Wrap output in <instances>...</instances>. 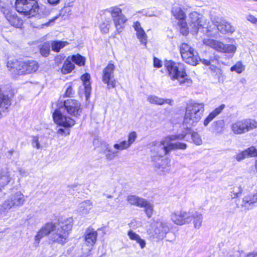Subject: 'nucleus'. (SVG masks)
<instances>
[{"mask_svg": "<svg viewBox=\"0 0 257 257\" xmlns=\"http://www.w3.org/2000/svg\"><path fill=\"white\" fill-rule=\"evenodd\" d=\"M57 134H59V135H63V136H67V135H69V134H70V132L69 130H65V129H63V128H59L58 130H57Z\"/></svg>", "mask_w": 257, "mask_h": 257, "instance_id": "55", "label": "nucleus"}, {"mask_svg": "<svg viewBox=\"0 0 257 257\" xmlns=\"http://www.w3.org/2000/svg\"><path fill=\"white\" fill-rule=\"evenodd\" d=\"M13 172L6 168L0 170V192L12 181H13Z\"/></svg>", "mask_w": 257, "mask_h": 257, "instance_id": "16", "label": "nucleus"}, {"mask_svg": "<svg viewBox=\"0 0 257 257\" xmlns=\"http://www.w3.org/2000/svg\"><path fill=\"white\" fill-rule=\"evenodd\" d=\"M15 8L18 12L24 15L27 18L35 16L40 10L36 0H16Z\"/></svg>", "mask_w": 257, "mask_h": 257, "instance_id": "6", "label": "nucleus"}, {"mask_svg": "<svg viewBox=\"0 0 257 257\" xmlns=\"http://www.w3.org/2000/svg\"><path fill=\"white\" fill-rule=\"evenodd\" d=\"M166 141V145L168 146V151L169 153L173 150H184L187 148V145L185 143L177 142L173 143L175 140H172L170 138L165 137Z\"/></svg>", "mask_w": 257, "mask_h": 257, "instance_id": "21", "label": "nucleus"}, {"mask_svg": "<svg viewBox=\"0 0 257 257\" xmlns=\"http://www.w3.org/2000/svg\"><path fill=\"white\" fill-rule=\"evenodd\" d=\"M225 105L221 104L218 107L215 108L213 111H212L208 116L204 120V125L207 126L209 123L213 120L217 115L220 114L222 110L224 108Z\"/></svg>", "mask_w": 257, "mask_h": 257, "instance_id": "29", "label": "nucleus"}, {"mask_svg": "<svg viewBox=\"0 0 257 257\" xmlns=\"http://www.w3.org/2000/svg\"><path fill=\"white\" fill-rule=\"evenodd\" d=\"M236 50V46L232 45L224 44L223 50L221 52L226 53H234Z\"/></svg>", "mask_w": 257, "mask_h": 257, "instance_id": "44", "label": "nucleus"}, {"mask_svg": "<svg viewBox=\"0 0 257 257\" xmlns=\"http://www.w3.org/2000/svg\"><path fill=\"white\" fill-rule=\"evenodd\" d=\"M127 235L130 239L135 240L139 235L133 230H129L127 232Z\"/></svg>", "mask_w": 257, "mask_h": 257, "instance_id": "52", "label": "nucleus"}, {"mask_svg": "<svg viewBox=\"0 0 257 257\" xmlns=\"http://www.w3.org/2000/svg\"><path fill=\"white\" fill-rule=\"evenodd\" d=\"M133 27L136 32V36L140 42L142 44L146 45L147 43V35L141 27L140 23L138 21L134 22Z\"/></svg>", "mask_w": 257, "mask_h": 257, "instance_id": "19", "label": "nucleus"}, {"mask_svg": "<svg viewBox=\"0 0 257 257\" xmlns=\"http://www.w3.org/2000/svg\"><path fill=\"white\" fill-rule=\"evenodd\" d=\"M186 136V134H180L177 135H169L166 137L170 138L172 140H182Z\"/></svg>", "mask_w": 257, "mask_h": 257, "instance_id": "48", "label": "nucleus"}, {"mask_svg": "<svg viewBox=\"0 0 257 257\" xmlns=\"http://www.w3.org/2000/svg\"><path fill=\"white\" fill-rule=\"evenodd\" d=\"M169 226L166 222H157L155 223L152 235L159 239H163L169 231Z\"/></svg>", "mask_w": 257, "mask_h": 257, "instance_id": "14", "label": "nucleus"}, {"mask_svg": "<svg viewBox=\"0 0 257 257\" xmlns=\"http://www.w3.org/2000/svg\"><path fill=\"white\" fill-rule=\"evenodd\" d=\"M106 11L111 17L116 32L120 33L124 28L123 25L127 21V19L118 6L110 7Z\"/></svg>", "mask_w": 257, "mask_h": 257, "instance_id": "8", "label": "nucleus"}, {"mask_svg": "<svg viewBox=\"0 0 257 257\" xmlns=\"http://www.w3.org/2000/svg\"><path fill=\"white\" fill-rule=\"evenodd\" d=\"M203 43L220 52L223 50L224 44L216 40L209 39H204Z\"/></svg>", "mask_w": 257, "mask_h": 257, "instance_id": "24", "label": "nucleus"}, {"mask_svg": "<svg viewBox=\"0 0 257 257\" xmlns=\"http://www.w3.org/2000/svg\"><path fill=\"white\" fill-rule=\"evenodd\" d=\"M103 150V153L106 159L109 161L114 159L118 154L117 150H112L111 147L107 144L104 145Z\"/></svg>", "mask_w": 257, "mask_h": 257, "instance_id": "30", "label": "nucleus"}, {"mask_svg": "<svg viewBox=\"0 0 257 257\" xmlns=\"http://www.w3.org/2000/svg\"><path fill=\"white\" fill-rule=\"evenodd\" d=\"M166 143L165 138L160 142H152V148L151 149L150 152L153 161L156 162L169 154V151H168V146Z\"/></svg>", "mask_w": 257, "mask_h": 257, "instance_id": "11", "label": "nucleus"}, {"mask_svg": "<svg viewBox=\"0 0 257 257\" xmlns=\"http://www.w3.org/2000/svg\"><path fill=\"white\" fill-rule=\"evenodd\" d=\"M115 66L109 63L104 69L102 74V81L107 84V88H113L115 87V80L114 79L113 71Z\"/></svg>", "mask_w": 257, "mask_h": 257, "instance_id": "13", "label": "nucleus"}, {"mask_svg": "<svg viewBox=\"0 0 257 257\" xmlns=\"http://www.w3.org/2000/svg\"><path fill=\"white\" fill-rule=\"evenodd\" d=\"M256 256H257V252H252L251 253H249L245 256V257H256Z\"/></svg>", "mask_w": 257, "mask_h": 257, "instance_id": "61", "label": "nucleus"}, {"mask_svg": "<svg viewBox=\"0 0 257 257\" xmlns=\"http://www.w3.org/2000/svg\"><path fill=\"white\" fill-rule=\"evenodd\" d=\"M185 19H182V20H178L179 21V25L180 26V27L182 28V29H184L185 32L184 33V34H185L187 33V23L185 21Z\"/></svg>", "mask_w": 257, "mask_h": 257, "instance_id": "53", "label": "nucleus"}, {"mask_svg": "<svg viewBox=\"0 0 257 257\" xmlns=\"http://www.w3.org/2000/svg\"><path fill=\"white\" fill-rule=\"evenodd\" d=\"M164 103H167L171 105H172V103L173 102V101L172 99H164Z\"/></svg>", "mask_w": 257, "mask_h": 257, "instance_id": "62", "label": "nucleus"}, {"mask_svg": "<svg viewBox=\"0 0 257 257\" xmlns=\"http://www.w3.org/2000/svg\"><path fill=\"white\" fill-rule=\"evenodd\" d=\"M145 199L135 195H129L127 198L128 202L132 205L141 207Z\"/></svg>", "mask_w": 257, "mask_h": 257, "instance_id": "34", "label": "nucleus"}, {"mask_svg": "<svg viewBox=\"0 0 257 257\" xmlns=\"http://www.w3.org/2000/svg\"><path fill=\"white\" fill-rule=\"evenodd\" d=\"M147 100L150 103L154 104L162 105L164 104V99L155 95L149 96Z\"/></svg>", "mask_w": 257, "mask_h": 257, "instance_id": "40", "label": "nucleus"}, {"mask_svg": "<svg viewBox=\"0 0 257 257\" xmlns=\"http://www.w3.org/2000/svg\"><path fill=\"white\" fill-rule=\"evenodd\" d=\"M57 106L58 108L55 110L53 114L55 122L65 127L74 125L75 124V120L64 115L62 111L66 110L70 115L78 117L82 112L80 102L75 99H69L64 101H59Z\"/></svg>", "mask_w": 257, "mask_h": 257, "instance_id": "1", "label": "nucleus"}, {"mask_svg": "<svg viewBox=\"0 0 257 257\" xmlns=\"http://www.w3.org/2000/svg\"><path fill=\"white\" fill-rule=\"evenodd\" d=\"M60 0H47L49 4L51 5H56L58 4Z\"/></svg>", "mask_w": 257, "mask_h": 257, "instance_id": "60", "label": "nucleus"}, {"mask_svg": "<svg viewBox=\"0 0 257 257\" xmlns=\"http://www.w3.org/2000/svg\"><path fill=\"white\" fill-rule=\"evenodd\" d=\"M165 66L172 80H177L180 85L187 86L192 84V80L189 78L181 64L168 61L165 63Z\"/></svg>", "mask_w": 257, "mask_h": 257, "instance_id": "2", "label": "nucleus"}, {"mask_svg": "<svg viewBox=\"0 0 257 257\" xmlns=\"http://www.w3.org/2000/svg\"><path fill=\"white\" fill-rule=\"evenodd\" d=\"M180 51L183 60L187 63L196 66L198 64L199 57L195 49L186 43L180 46Z\"/></svg>", "mask_w": 257, "mask_h": 257, "instance_id": "9", "label": "nucleus"}, {"mask_svg": "<svg viewBox=\"0 0 257 257\" xmlns=\"http://www.w3.org/2000/svg\"><path fill=\"white\" fill-rule=\"evenodd\" d=\"M242 184H235L231 192L230 196L232 199L237 198L242 191Z\"/></svg>", "mask_w": 257, "mask_h": 257, "instance_id": "39", "label": "nucleus"}, {"mask_svg": "<svg viewBox=\"0 0 257 257\" xmlns=\"http://www.w3.org/2000/svg\"><path fill=\"white\" fill-rule=\"evenodd\" d=\"M172 13L177 20L185 19L186 15L182 9L177 6H174L172 10Z\"/></svg>", "mask_w": 257, "mask_h": 257, "instance_id": "36", "label": "nucleus"}, {"mask_svg": "<svg viewBox=\"0 0 257 257\" xmlns=\"http://www.w3.org/2000/svg\"><path fill=\"white\" fill-rule=\"evenodd\" d=\"M97 233L93 229H88L85 233V240L88 246H92L96 240Z\"/></svg>", "mask_w": 257, "mask_h": 257, "instance_id": "23", "label": "nucleus"}, {"mask_svg": "<svg viewBox=\"0 0 257 257\" xmlns=\"http://www.w3.org/2000/svg\"><path fill=\"white\" fill-rule=\"evenodd\" d=\"M191 211L180 210L174 211L171 215V220L176 225H183L191 223Z\"/></svg>", "mask_w": 257, "mask_h": 257, "instance_id": "12", "label": "nucleus"}, {"mask_svg": "<svg viewBox=\"0 0 257 257\" xmlns=\"http://www.w3.org/2000/svg\"><path fill=\"white\" fill-rule=\"evenodd\" d=\"M90 76L89 74L86 73L81 76V80L83 81V86L85 89V95L86 99H88L91 92V85L90 82Z\"/></svg>", "mask_w": 257, "mask_h": 257, "instance_id": "28", "label": "nucleus"}, {"mask_svg": "<svg viewBox=\"0 0 257 257\" xmlns=\"http://www.w3.org/2000/svg\"><path fill=\"white\" fill-rule=\"evenodd\" d=\"M70 59H72V62L79 66L84 65V58L79 54L72 56L71 57H70Z\"/></svg>", "mask_w": 257, "mask_h": 257, "instance_id": "42", "label": "nucleus"}, {"mask_svg": "<svg viewBox=\"0 0 257 257\" xmlns=\"http://www.w3.org/2000/svg\"><path fill=\"white\" fill-rule=\"evenodd\" d=\"M56 227V225L52 222L47 223L45 224L35 236L34 244L37 245L39 243L40 240L43 237L49 235L54 231Z\"/></svg>", "mask_w": 257, "mask_h": 257, "instance_id": "15", "label": "nucleus"}, {"mask_svg": "<svg viewBox=\"0 0 257 257\" xmlns=\"http://www.w3.org/2000/svg\"><path fill=\"white\" fill-rule=\"evenodd\" d=\"M93 207V203L90 200L81 202L78 206L77 211L81 216H86L89 214Z\"/></svg>", "mask_w": 257, "mask_h": 257, "instance_id": "20", "label": "nucleus"}, {"mask_svg": "<svg viewBox=\"0 0 257 257\" xmlns=\"http://www.w3.org/2000/svg\"><path fill=\"white\" fill-rule=\"evenodd\" d=\"M213 23L214 25L217 28L218 31L222 33H233L235 29L230 24L227 23L224 20H218V19L214 20Z\"/></svg>", "mask_w": 257, "mask_h": 257, "instance_id": "18", "label": "nucleus"}, {"mask_svg": "<svg viewBox=\"0 0 257 257\" xmlns=\"http://www.w3.org/2000/svg\"><path fill=\"white\" fill-rule=\"evenodd\" d=\"M72 88L71 86L69 87L66 91V95L67 96H70V95L72 94Z\"/></svg>", "mask_w": 257, "mask_h": 257, "instance_id": "59", "label": "nucleus"}, {"mask_svg": "<svg viewBox=\"0 0 257 257\" xmlns=\"http://www.w3.org/2000/svg\"><path fill=\"white\" fill-rule=\"evenodd\" d=\"M244 205H251L257 202V193L253 194H249L244 196L242 199Z\"/></svg>", "mask_w": 257, "mask_h": 257, "instance_id": "37", "label": "nucleus"}, {"mask_svg": "<svg viewBox=\"0 0 257 257\" xmlns=\"http://www.w3.org/2000/svg\"><path fill=\"white\" fill-rule=\"evenodd\" d=\"M11 105V101L9 97L5 95L0 89V118L2 116V112L7 110Z\"/></svg>", "mask_w": 257, "mask_h": 257, "instance_id": "22", "label": "nucleus"}, {"mask_svg": "<svg viewBox=\"0 0 257 257\" xmlns=\"http://www.w3.org/2000/svg\"><path fill=\"white\" fill-rule=\"evenodd\" d=\"M200 61L202 64H203L204 65H206V66H208L210 65V62L209 60H206V59H200L199 58V61Z\"/></svg>", "mask_w": 257, "mask_h": 257, "instance_id": "58", "label": "nucleus"}, {"mask_svg": "<svg viewBox=\"0 0 257 257\" xmlns=\"http://www.w3.org/2000/svg\"><path fill=\"white\" fill-rule=\"evenodd\" d=\"M245 69V66L243 65L241 61H238L236 64L230 68V71H235L238 74L242 72Z\"/></svg>", "mask_w": 257, "mask_h": 257, "instance_id": "41", "label": "nucleus"}, {"mask_svg": "<svg viewBox=\"0 0 257 257\" xmlns=\"http://www.w3.org/2000/svg\"><path fill=\"white\" fill-rule=\"evenodd\" d=\"M137 138V134L136 132H132L128 135L127 141H123L118 144H115L113 145V148L117 150L118 152L119 151L127 149L135 142Z\"/></svg>", "mask_w": 257, "mask_h": 257, "instance_id": "17", "label": "nucleus"}, {"mask_svg": "<svg viewBox=\"0 0 257 257\" xmlns=\"http://www.w3.org/2000/svg\"><path fill=\"white\" fill-rule=\"evenodd\" d=\"M247 20L250 22L257 25V18H255L254 16L251 15L248 16Z\"/></svg>", "mask_w": 257, "mask_h": 257, "instance_id": "57", "label": "nucleus"}, {"mask_svg": "<svg viewBox=\"0 0 257 257\" xmlns=\"http://www.w3.org/2000/svg\"><path fill=\"white\" fill-rule=\"evenodd\" d=\"M20 173L22 175V176H25L26 175V173L25 171H22V170H20Z\"/></svg>", "mask_w": 257, "mask_h": 257, "instance_id": "63", "label": "nucleus"}, {"mask_svg": "<svg viewBox=\"0 0 257 257\" xmlns=\"http://www.w3.org/2000/svg\"><path fill=\"white\" fill-rule=\"evenodd\" d=\"M72 226V219L67 218L65 223L62 222L61 227L58 228L57 232L52 235V240L62 245L65 243L68 240L69 231L71 229Z\"/></svg>", "mask_w": 257, "mask_h": 257, "instance_id": "7", "label": "nucleus"}, {"mask_svg": "<svg viewBox=\"0 0 257 257\" xmlns=\"http://www.w3.org/2000/svg\"><path fill=\"white\" fill-rule=\"evenodd\" d=\"M154 65L155 67L160 68L162 66V62L159 59L155 58L154 59Z\"/></svg>", "mask_w": 257, "mask_h": 257, "instance_id": "56", "label": "nucleus"}, {"mask_svg": "<svg viewBox=\"0 0 257 257\" xmlns=\"http://www.w3.org/2000/svg\"><path fill=\"white\" fill-rule=\"evenodd\" d=\"M69 43L67 41H53L51 42V46L52 50L56 52H59L60 50L67 46Z\"/></svg>", "mask_w": 257, "mask_h": 257, "instance_id": "33", "label": "nucleus"}, {"mask_svg": "<svg viewBox=\"0 0 257 257\" xmlns=\"http://www.w3.org/2000/svg\"><path fill=\"white\" fill-rule=\"evenodd\" d=\"M256 128L257 121L252 119L239 120L231 125L232 131L236 135L242 134Z\"/></svg>", "mask_w": 257, "mask_h": 257, "instance_id": "10", "label": "nucleus"}, {"mask_svg": "<svg viewBox=\"0 0 257 257\" xmlns=\"http://www.w3.org/2000/svg\"><path fill=\"white\" fill-rule=\"evenodd\" d=\"M191 222L193 220L194 227L199 229L202 225L203 220L202 214L197 212L191 211Z\"/></svg>", "mask_w": 257, "mask_h": 257, "instance_id": "31", "label": "nucleus"}, {"mask_svg": "<svg viewBox=\"0 0 257 257\" xmlns=\"http://www.w3.org/2000/svg\"><path fill=\"white\" fill-rule=\"evenodd\" d=\"M29 74L35 72L37 70L39 67V64L36 61H26Z\"/></svg>", "mask_w": 257, "mask_h": 257, "instance_id": "38", "label": "nucleus"}, {"mask_svg": "<svg viewBox=\"0 0 257 257\" xmlns=\"http://www.w3.org/2000/svg\"><path fill=\"white\" fill-rule=\"evenodd\" d=\"M141 207L144 208L145 212L148 217H151L153 214V205L145 199Z\"/></svg>", "mask_w": 257, "mask_h": 257, "instance_id": "35", "label": "nucleus"}, {"mask_svg": "<svg viewBox=\"0 0 257 257\" xmlns=\"http://www.w3.org/2000/svg\"><path fill=\"white\" fill-rule=\"evenodd\" d=\"M74 65L72 63V59L70 57L67 58L65 61L62 68H61V72L62 73L66 74L71 72L74 69Z\"/></svg>", "mask_w": 257, "mask_h": 257, "instance_id": "32", "label": "nucleus"}, {"mask_svg": "<svg viewBox=\"0 0 257 257\" xmlns=\"http://www.w3.org/2000/svg\"><path fill=\"white\" fill-rule=\"evenodd\" d=\"M107 198H112L113 197L112 195L109 194H105L104 195Z\"/></svg>", "mask_w": 257, "mask_h": 257, "instance_id": "64", "label": "nucleus"}, {"mask_svg": "<svg viewBox=\"0 0 257 257\" xmlns=\"http://www.w3.org/2000/svg\"><path fill=\"white\" fill-rule=\"evenodd\" d=\"M248 157V154L247 152L245 151V150L238 153L235 157L236 160L238 162H240L241 161Z\"/></svg>", "mask_w": 257, "mask_h": 257, "instance_id": "47", "label": "nucleus"}, {"mask_svg": "<svg viewBox=\"0 0 257 257\" xmlns=\"http://www.w3.org/2000/svg\"><path fill=\"white\" fill-rule=\"evenodd\" d=\"M20 62L16 59L9 60L7 64L9 70L14 74L19 75Z\"/></svg>", "mask_w": 257, "mask_h": 257, "instance_id": "26", "label": "nucleus"}, {"mask_svg": "<svg viewBox=\"0 0 257 257\" xmlns=\"http://www.w3.org/2000/svg\"><path fill=\"white\" fill-rule=\"evenodd\" d=\"M29 74L26 62H20L19 75H25Z\"/></svg>", "mask_w": 257, "mask_h": 257, "instance_id": "46", "label": "nucleus"}, {"mask_svg": "<svg viewBox=\"0 0 257 257\" xmlns=\"http://www.w3.org/2000/svg\"><path fill=\"white\" fill-rule=\"evenodd\" d=\"M204 104L192 103L187 105L183 123L187 127L195 125L201 118L204 112Z\"/></svg>", "mask_w": 257, "mask_h": 257, "instance_id": "3", "label": "nucleus"}, {"mask_svg": "<svg viewBox=\"0 0 257 257\" xmlns=\"http://www.w3.org/2000/svg\"><path fill=\"white\" fill-rule=\"evenodd\" d=\"M248 154L249 157H255L257 156V150L254 147H251L245 150Z\"/></svg>", "mask_w": 257, "mask_h": 257, "instance_id": "49", "label": "nucleus"}, {"mask_svg": "<svg viewBox=\"0 0 257 257\" xmlns=\"http://www.w3.org/2000/svg\"><path fill=\"white\" fill-rule=\"evenodd\" d=\"M41 54L44 57H47L50 53V45L48 43H44L40 49Z\"/></svg>", "mask_w": 257, "mask_h": 257, "instance_id": "43", "label": "nucleus"}, {"mask_svg": "<svg viewBox=\"0 0 257 257\" xmlns=\"http://www.w3.org/2000/svg\"><path fill=\"white\" fill-rule=\"evenodd\" d=\"M109 24H106L105 23L101 24L100 26L101 32L105 34L107 33L109 29Z\"/></svg>", "mask_w": 257, "mask_h": 257, "instance_id": "51", "label": "nucleus"}, {"mask_svg": "<svg viewBox=\"0 0 257 257\" xmlns=\"http://www.w3.org/2000/svg\"><path fill=\"white\" fill-rule=\"evenodd\" d=\"M189 26L192 31L196 33L199 30L207 35H209V33L212 31L213 28L207 23L205 18L200 14L193 12L189 15Z\"/></svg>", "mask_w": 257, "mask_h": 257, "instance_id": "4", "label": "nucleus"}, {"mask_svg": "<svg viewBox=\"0 0 257 257\" xmlns=\"http://www.w3.org/2000/svg\"><path fill=\"white\" fill-rule=\"evenodd\" d=\"M32 145L33 147L37 148V149H40L42 148V146L39 143L38 138L37 137H34L32 140Z\"/></svg>", "mask_w": 257, "mask_h": 257, "instance_id": "50", "label": "nucleus"}, {"mask_svg": "<svg viewBox=\"0 0 257 257\" xmlns=\"http://www.w3.org/2000/svg\"><path fill=\"white\" fill-rule=\"evenodd\" d=\"M135 241L139 244L141 248H143L145 247L146 241L144 239H142L140 236L138 237Z\"/></svg>", "mask_w": 257, "mask_h": 257, "instance_id": "54", "label": "nucleus"}, {"mask_svg": "<svg viewBox=\"0 0 257 257\" xmlns=\"http://www.w3.org/2000/svg\"><path fill=\"white\" fill-rule=\"evenodd\" d=\"M192 139L194 144L196 145H200L202 143L200 136L197 133H193L191 135Z\"/></svg>", "mask_w": 257, "mask_h": 257, "instance_id": "45", "label": "nucleus"}, {"mask_svg": "<svg viewBox=\"0 0 257 257\" xmlns=\"http://www.w3.org/2000/svg\"><path fill=\"white\" fill-rule=\"evenodd\" d=\"M25 201V197L21 191L14 192L0 205V216H5L13 207L23 206Z\"/></svg>", "mask_w": 257, "mask_h": 257, "instance_id": "5", "label": "nucleus"}, {"mask_svg": "<svg viewBox=\"0 0 257 257\" xmlns=\"http://www.w3.org/2000/svg\"><path fill=\"white\" fill-rule=\"evenodd\" d=\"M11 25L16 28H21L23 24V20L19 18L15 14H8L6 16Z\"/></svg>", "mask_w": 257, "mask_h": 257, "instance_id": "25", "label": "nucleus"}, {"mask_svg": "<svg viewBox=\"0 0 257 257\" xmlns=\"http://www.w3.org/2000/svg\"><path fill=\"white\" fill-rule=\"evenodd\" d=\"M20 62L16 59L9 60L7 64L9 70L14 74L19 75Z\"/></svg>", "mask_w": 257, "mask_h": 257, "instance_id": "27", "label": "nucleus"}]
</instances>
